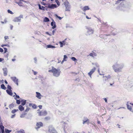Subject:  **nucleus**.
I'll return each mask as SVG.
<instances>
[{
	"label": "nucleus",
	"instance_id": "f257e3e1",
	"mask_svg": "<svg viewBox=\"0 0 133 133\" xmlns=\"http://www.w3.org/2000/svg\"><path fill=\"white\" fill-rule=\"evenodd\" d=\"M124 65L122 64L116 63L112 66V68L115 72H119L121 71Z\"/></svg>",
	"mask_w": 133,
	"mask_h": 133
},
{
	"label": "nucleus",
	"instance_id": "f03ea898",
	"mask_svg": "<svg viewBox=\"0 0 133 133\" xmlns=\"http://www.w3.org/2000/svg\"><path fill=\"white\" fill-rule=\"evenodd\" d=\"M49 72H52L53 75L56 77H58L60 74L61 71L59 69H57L54 67H52V69L48 71Z\"/></svg>",
	"mask_w": 133,
	"mask_h": 133
},
{
	"label": "nucleus",
	"instance_id": "7ed1b4c3",
	"mask_svg": "<svg viewBox=\"0 0 133 133\" xmlns=\"http://www.w3.org/2000/svg\"><path fill=\"white\" fill-rule=\"evenodd\" d=\"M64 5L66 7L65 11H70V5L69 3L67 1H66L64 2Z\"/></svg>",
	"mask_w": 133,
	"mask_h": 133
},
{
	"label": "nucleus",
	"instance_id": "20e7f679",
	"mask_svg": "<svg viewBox=\"0 0 133 133\" xmlns=\"http://www.w3.org/2000/svg\"><path fill=\"white\" fill-rule=\"evenodd\" d=\"M49 131L51 133H57L54 128L51 126L49 127Z\"/></svg>",
	"mask_w": 133,
	"mask_h": 133
},
{
	"label": "nucleus",
	"instance_id": "39448f33",
	"mask_svg": "<svg viewBox=\"0 0 133 133\" xmlns=\"http://www.w3.org/2000/svg\"><path fill=\"white\" fill-rule=\"evenodd\" d=\"M86 29L87 30V32L88 34L90 35L93 33L94 31L93 29L90 27H87Z\"/></svg>",
	"mask_w": 133,
	"mask_h": 133
},
{
	"label": "nucleus",
	"instance_id": "423d86ee",
	"mask_svg": "<svg viewBox=\"0 0 133 133\" xmlns=\"http://www.w3.org/2000/svg\"><path fill=\"white\" fill-rule=\"evenodd\" d=\"M36 126L37 127H36L35 128L36 130H37L41 127L43 126V124L41 122H37V123Z\"/></svg>",
	"mask_w": 133,
	"mask_h": 133
},
{
	"label": "nucleus",
	"instance_id": "0eeeda50",
	"mask_svg": "<svg viewBox=\"0 0 133 133\" xmlns=\"http://www.w3.org/2000/svg\"><path fill=\"white\" fill-rule=\"evenodd\" d=\"M38 113L39 114V115L40 116H45L47 114V112L46 111L38 112Z\"/></svg>",
	"mask_w": 133,
	"mask_h": 133
},
{
	"label": "nucleus",
	"instance_id": "6e6552de",
	"mask_svg": "<svg viewBox=\"0 0 133 133\" xmlns=\"http://www.w3.org/2000/svg\"><path fill=\"white\" fill-rule=\"evenodd\" d=\"M12 80L14 81L17 85H18V79H17L16 77H11Z\"/></svg>",
	"mask_w": 133,
	"mask_h": 133
},
{
	"label": "nucleus",
	"instance_id": "1a4fd4ad",
	"mask_svg": "<svg viewBox=\"0 0 133 133\" xmlns=\"http://www.w3.org/2000/svg\"><path fill=\"white\" fill-rule=\"evenodd\" d=\"M96 70V68L95 67H94L88 73V75L91 78V76L92 74L95 72Z\"/></svg>",
	"mask_w": 133,
	"mask_h": 133
},
{
	"label": "nucleus",
	"instance_id": "9d476101",
	"mask_svg": "<svg viewBox=\"0 0 133 133\" xmlns=\"http://www.w3.org/2000/svg\"><path fill=\"white\" fill-rule=\"evenodd\" d=\"M57 5L56 4H48V7L49 8L54 9L56 7Z\"/></svg>",
	"mask_w": 133,
	"mask_h": 133
},
{
	"label": "nucleus",
	"instance_id": "9b49d317",
	"mask_svg": "<svg viewBox=\"0 0 133 133\" xmlns=\"http://www.w3.org/2000/svg\"><path fill=\"white\" fill-rule=\"evenodd\" d=\"M111 77L109 75L107 76H103V80L105 81L104 82H106Z\"/></svg>",
	"mask_w": 133,
	"mask_h": 133
},
{
	"label": "nucleus",
	"instance_id": "f8f14e48",
	"mask_svg": "<svg viewBox=\"0 0 133 133\" xmlns=\"http://www.w3.org/2000/svg\"><path fill=\"white\" fill-rule=\"evenodd\" d=\"M51 26H52V28L53 29H54L56 27V25L55 24V23L53 20H52V21L51 22Z\"/></svg>",
	"mask_w": 133,
	"mask_h": 133
},
{
	"label": "nucleus",
	"instance_id": "ddd939ff",
	"mask_svg": "<svg viewBox=\"0 0 133 133\" xmlns=\"http://www.w3.org/2000/svg\"><path fill=\"white\" fill-rule=\"evenodd\" d=\"M13 21L15 22H20L21 21V19L19 17H18L14 18Z\"/></svg>",
	"mask_w": 133,
	"mask_h": 133
},
{
	"label": "nucleus",
	"instance_id": "4468645a",
	"mask_svg": "<svg viewBox=\"0 0 133 133\" xmlns=\"http://www.w3.org/2000/svg\"><path fill=\"white\" fill-rule=\"evenodd\" d=\"M3 74L4 76H6L7 75V70L6 68H3Z\"/></svg>",
	"mask_w": 133,
	"mask_h": 133
},
{
	"label": "nucleus",
	"instance_id": "2eb2a0df",
	"mask_svg": "<svg viewBox=\"0 0 133 133\" xmlns=\"http://www.w3.org/2000/svg\"><path fill=\"white\" fill-rule=\"evenodd\" d=\"M128 103H129V102H127V108L130 111L133 112V111H132L131 107V106L128 104Z\"/></svg>",
	"mask_w": 133,
	"mask_h": 133
},
{
	"label": "nucleus",
	"instance_id": "dca6fc26",
	"mask_svg": "<svg viewBox=\"0 0 133 133\" xmlns=\"http://www.w3.org/2000/svg\"><path fill=\"white\" fill-rule=\"evenodd\" d=\"M36 96L38 99H40L41 98V94L39 92H36Z\"/></svg>",
	"mask_w": 133,
	"mask_h": 133
},
{
	"label": "nucleus",
	"instance_id": "f3484780",
	"mask_svg": "<svg viewBox=\"0 0 133 133\" xmlns=\"http://www.w3.org/2000/svg\"><path fill=\"white\" fill-rule=\"evenodd\" d=\"M4 129V127L2 123H0V133H1V130Z\"/></svg>",
	"mask_w": 133,
	"mask_h": 133
},
{
	"label": "nucleus",
	"instance_id": "a211bd4d",
	"mask_svg": "<svg viewBox=\"0 0 133 133\" xmlns=\"http://www.w3.org/2000/svg\"><path fill=\"white\" fill-rule=\"evenodd\" d=\"M19 109L21 111H22L24 110V108L22 105H20L18 107Z\"/></svg>",
	"mask_w": 133,
	"mask_h": 133
},
{
	"label": "nucleus",
	"instance_id": "6ab92c4d",
	"mask_svg": "<svg viewBox=\"0 0 133 133\" xmlns=\"http://www.w3.org/2000/svg\"><path fill=\"white\" fill-rule=\"evenodd\" d=\"M6 91L7 93L9 95L11 96H12V91L11 90H6Z\"/></svg>",
	"mask_w": 133,
	"mask_h": 133
},
{
	"label": "nucleus",
	"instance_id": "aec40b11",
	"mask_svg": "<svg viewBox=\"0 0 133 133\" xmlns=\"http://www.w3.org/2000/svg\"><path fill=\"white\" fill-rule=\"evenodd\" d=\"M21 102H22L21 103V104L22 105H24L26 103V100L24 99H22V100H21Z\"/></svg>",
	"mask_w": 133,
	"mask_h": 133
},
{
	"label": "nucleus",
	"instance_id": "412c9836",
	"mask_svg": "<svg viewBox=\"0 0 133 133\" xmlns=\"http://www.w3.org/2000/svg\"><path fill=\"white\" fill-rule=\"evenodd\" d=\"M38 6H39V9L41 10H45V9H44L45 7L43 6H41V5L40 4H39L38 5Z\"/></svg>",
	"mask_w": 133,
	"mask_h": 133
},
{
	"label": "nucleus",
	"instance_id": "4be33fe9",
	"mask_svg": "<svg viewBox=\"0 0 133 133\" xmlns=\"http://www.w3.org/2000/svg\"><path fill=\"white\" fill-rule=\"evenodd\" d=\"M46 46L47 47V48H55V46H54L52 45H47Z\"/></svg>",
	"mask_w": 133,
	"mask_h": 133
},
{
	"label": "nucleus",
	"instance_id": "5701e85b",
	"mask_svg": "<svg viewBox=\"0 0 133 133\" xmlns=\"http://www.w3.org/2000/svg\"><path fill=\"white\" fill-rule=\"evenodd\" d=\"M89 9V8L88 6H87L84 7L83 9L82 10L83 11H85L87 10H88Z\"/></svg>",
	"mask_w": 133,
	"mask_h": 133
},
{
	"label": "nucleus",
	"instance_id": "b1692460",
	"mask_svg": "<svg viewBox=\"0 0 133 133\" xmlns=\"http://www.w3.org/2000/svg\"><path fill=\"white\" fill-rule=\"evenodd\" d=\"M50 21L49 18L47 17H45L44 19V21L45 22H49Z\"/></svg>",
	"mask_w": 133,
	"mask_h": 133
},
{
	"label": "nucleus",
	"instance_id": "393cba45",
	"mask_svg": "<svg viewBox=\"0 0 133 133\" xmlns=\"http://www.w3.org/2000/svg\"><path fill=\"white\" fill-rule=\"evenodd\" d=\"M65 42V41H63L62 42L60 41L59 42V43L60 44L61 47H62L63 46V43H64Z\"/></svg>",
	"mask_w": 133,
	"mask_h": 133
},
{
	"label": "nucleus",
	"instance_id": "a878e982",
	"mask_svg": "<svg viewBox=\"0 0 133 133\" xmlns=\"http://www.w3.org/2000/svg\"><path fill=\"white\" fill-rule=\"evenodd\" d=\"M1 88L5 90L6 89V87H5L4 85L3 84L1 85Z\"/></svg>",
	"mask_w": 133,
	"mask_h": 133
},
{
	"label": "nucleus",
	"instance_id": "bb28decb",
	"mask_svg": "<svg viewBox=\"0 0 133 133\" xmlns=\"http://www.w3.org/2000/svg\"><path fill=\"white\" fill-rule=\"evenodd\" d=\"M67 58H68V57L66 55H64V58L63 59V61H66V59H67Z\"/></svg>",
	"mask_w": 133,
	"mask_h": 133
},
{
	"label": "nucleus",
	"instance_id": "cd10ccee",
	"mask_svg": "<svg viewBox=\"0 0 133 133\" xmlns=\"http://www.w3.org/2000/svg\"><path fill=\"white\" fill-rule=\"evenodd\" d=\"M5 131L6 133H9L11 131V130H9L7 129H6L5 130Z\"/></svg>",
	"mask_w": 133,
	"mask_h": 133
},
{
	"label": "nucleus",
	"instance_id": "c85d7f7f",
	"mask_svg": "<svg viewBox=\"0 0 133 133\" xmlns=\"http://www.w3.org/2000/svg\"><path fill=\"white\" fill-rule=\"evenodd\" d=\"M18 111V109H17V110L14 109L11 112L12 114H14V113H15V112H16L17 111Z\"/></svg>",
	"mask_w": 133,
	"mask_h": 133
},
{
	"label": "nucleus",
	"instance_id": "c756f323",
	"mask_svg": "<svg viewBox=\"0 0 133 133\" xmlns=\"http://www.w3.org/2000/svg\"><path fill=\"white\" fill-rule=\"evenodd\" d=\"M129 81L130 84H133V77L130 79Z\"/></svg>",
	"mask_w": 133,
	"mask_h": 133
},
{
	"label": "nucleus",
	"instance_id": "7c9ffc66",
	"mask_svg": "<svg viewBox=\"0 0 133 133\" xmlns=\"http://www.w3.org/2000/svg\"><path fill=\"white\" fill-rule=\"evenodd\" d=\"M24 132V130H21L18 132V133H25Z\"/></svg>",
	"mask_w": 133,
	"mask_h": 133
},
{
	"label": "nucleus",
	"instance_id": "2f4dec72",
	"mask_svg": "<svg viewBox=\"0 0 133 133\" xmlns=\"http://www.w3.org/2000/svg\"><path fill=\"white\" fill-rule=\"evenodd\" d=\"M14 107V104L13 103H12L11 104H10L9 106V107L10 109L11 108H12Z\"/></svg>",
	"mask_w": 133,
	"mask_h": 133
},
{
	"label": "nucleus",
	"instance_id": "473e14b6",
	"mask_svg": "<svg viewBox=\"0 0 133 133\" xmlns=\"http://www.w3.org/2000/svg\"><path fill=\"white\" fill-rule=\"evenodd\" d=\"M8 13H10L11 14H13V13L10 10H8Z\"/></svg>",
	"mask_w": 133,
	"mask_h": 133
},
{
	"label": "nucleus",
	"instance_id": "72a5a7b5",
	"mask_svg": "<svg viewBox=\"0 0 133 133\" xmlns=\"http://www.w3.org/2000/svg\"><path fill=\"white\" fill-rule=\"evenodd\" d=\"M71 59L73 61H75L77 60L76 58L75 57H72L71 58Z\"/></svg>",
	"mask_w": 133,
	"mask_h": 133
},
{
	"label": "nucleus",
	"instance_id": "f704fd0d",
	"mask_svg": "<svg viewBox=\"0 0 133 133\" xmlns=\"http://www.w3.org/2000/svg\"><path fill=\"white\" fill-rule=\"evenodd\" d=\"M55 16L57 18H58L59 19V20H61L62 18L61 17L58 16L57 15H55Z\"/></svg>",
	"mask_w": 133,
	"mask_h": 133
},
{
	"label": "nucleus",
	"instance_id": "c9c22d12",
	"mask_svg": "<svg viewBox=\"0 0 133 133\" xmlns=\"http://www.w3.org/2000/svg\"><path fill=\"white\" fill-rule=\"evenodd\" d=\"M17 98L19 99L20 98V97L19 96L16 95V97H15V99L16 100Z\"/></svg>",
	"mask_w": 133,
	"mask_h": 133
},
{
	"label": "nucleus",
	"instance_id": "e433bc0d",
	"mask_svg": "<svg viewBox=\"0 0 133 133\" xmlns=\"http://www.w3.org/2000/svg\"><path fill=\"white\" fill-rule=\"evenodd\" d=\"M16 103L18 104H19L20 103V102H21V101H20L19 100H17L16 99Z\"/></svg>",
	"mask_w": 133,
	"mask_h": 133
},
{
	"label": "nucleus",
	"instance_id": "4c0bfd02",
	"mask_svg": "<svg viewBox=\"0 0 133 133\" xmlns=\"http://www.w3.org/2000/svg\"><path fill=\"white\" fill-rule=\"evenodd\" d=\"M50 118L49 117H45L44 119H45L48 120H49V119H50Z\"/></svg>",
	"mask_w": 133,
	"mask_h": 133
},
{
	"label": "nucleus",
	"instance_id": "58836bf2",
	"mask_svg": "<svg viewBox=\"0 0 133 133\" xmlns=\"http://www.w3.org/2000/svg\"><path fill=\"white\" fill-rule=\"evenodd\" d=\"M7 88L10 90H11V88L10 86L9 85H8L7 86Z\"/></svg>",
	"mask_w": 133,
	"mask_h": 133
},
{
	"label": "nucleus",
	"instance_id": "ea45409f",
	"mask_svg": "<svg viewBox=\"0 0 133 133\" xmlns=\"http://www.w3.org/2000/svg\"><path fill=\"white\" fill-rule=\"evenodd\" d=\"M124 0H118L116 2V4L118 3H119V2L121 1H124Z\"/></svg>",
	"mask_w": 133,
	"mask_h": 133
},
{
	"label": "nucleus",
	"instance_id": "a19ab883",
	"mask_svg": "<svg viewBox=\"0 0 133 133\" xmlns=\"http://www.w3.org/2000/svg\"><path fill=\"white\" fill-rule=\"evenodd\" d=\"M32 107L34 109H36V106L35 104H33L32 105Z\"/></svg>",
	"mask_w": 133,
	"mask_h": 133
},
{
	"label": "nucleus",
	"instance_id": "79ce46f5",
	"mask_svg": "<svg viewBox=\"0 0 133 133\" xmlns=\"http://www.w3.org/2000/svg\"><path fill=\"white\" fill-rule=\"evenodd\" d=\"M32 71L34 72V75H35L37 74V72L34 71L33 70H32Z\"/></svg>",
	"mask_w": 133,
	"mask_h": 133
},
{
	"label": "nucleus",
	"instance_id": "37998d69",
	"mask_svg": "<svg viewBox=\"0 0 133 133\" xmlns=\"http://www.w3.org/2000/svg\"><path fill=\"white\" fill-rule=\"evenodd\" d=\"M16 3L18 4V5L19 6H22V3L21 2H16Z\"/></svg>",
	"mask_w": 133,
	"mask_h": 133
},
{
	"label": "nucleus",
	"instance_id": "c03bdc74",
	"mask_svg": "<svg viewBox=\"0 0 133 133\" xmlns=\"http://www.w3.org/2000/svg\"><path fill=\"white\" fill-rule=\"evenodd\" d=\"M92 64L93 65H95V66H99L98 65L97 63H92Z\"/></svg>",
	"mask_w": 133,
	"mask_h": 133
},
{
	"label": "nucleus",
	"instance_id": "a18cd8bd",
	"mask_svg": "<svg viewBox=\"0 0 133 133\" xmlns=\"http://www.w3.org/2000/svg\"><path fill=\"white\" fill-rule=\"evenodd\" d=\"M30 109V108L28 107L25 110V111L26 112H28V111Z\"/></svg>",
	"mask_w": 133,
	"mask_h": 133
},
{
	"label": "nucleus",
	"instance_id": "49530a36",
	"mask_svg": "<svg viewBox=\"0 0 133 133\" xmlns=\"http://www.w3.org/2000/svg\"><path fill=\"white\" fill-rule=\"evenodd\" d=\"M3 48L5 50L4 53H6L7 51V49L5 48Z\"/></svg>",
	"mask_w": 133,
	"mask_h": 133
},
{
	"label": "nucleus",
	"instance_id": "de8ad7c7",
	"mask_svg": "<svg viewBox=\"0 0 133 133\" xmlns=\"http://www.w3.org/2000/svg\"><path fill=\"white\" fill-rule=\"evenodd\" d=\"M34 59L35 61V63H36L37 61V58L36 57L34 58Z\"/></svg>",
	"mask_w": 133,
	"mask_h": 133
},
{
	"label": "nucleus",
	"instance_id": "09e8293b",
	"mask_svg": "<svg viewBox=\"0 0 133 133\" xmlns=\"http://www.w3.org/2000/svg\"><path fill=\"white\" fill-rule=\"evenodd\" d=\"M56 2L57 3V5H59V1L58 0H56Z\"/></svg>",
	"mask_w": 133,
	"mask_h": 133
},
{
	"label": "nucleus",
	"instance_id": "8fccbe9b",
	"mask_svg": "<svg viewBox=\"0 0 133 133\" xmlns=\"http://www.w3.org/2000/svg\"><path fill=\"white\" fill-rule=\"evenodd\" d=\"M15 114L12 115L11 117V118H13L15 117Z\"/></svg>",
	"mask_w": 133,
	"mask_h": 133
},
{
	"label": "nucleus",
	"instance_id": "3c124183",
	"mask_svg": "<svg viewBox=\"0 0 133 133\" xmlns=\"http://www.w3.org/2000/svg\"><path fill=\"white\" fill-rule=\"evenodd\" d=\"M4 38L6 40L8 38V36H5L4 37Z\"/></svg>",
	"mask_w": 133,
	"mask_h": 133
},
{
	"label": "nucleus",
	"instance_id": "603ef678",
	"mask_svg": "<svg viewBox=\"0 0 133 133\" xmlns=\"http://www.w3.org/2000/svg\"><path fill=\"white\" fill-rule=\"evenodd\" d=\"M3 51V49L2 48H0V52H2Z\"/></svg>",
	"mask_w": 133,
	"mask_h": 133
},
{
	"label": "nucleus",
	"instance_id": "864d4df0",
	"mask_svg": "<svg viewBox=\"0 0 133 133\" xmlns=\"http://www.w3.org/2000/svg\"><path fill=\"white\" fill-rule=\"evenodd\" d=\"M19 17L20 19H21V18H23V16L22 15H20L19 17Z\"/></svg>",
	"mask_w": 133,
	"mask_h": 133
},
{
	"label": "nucleus",
	"instance_id": "5fc2aeb1",
	"mask_svg": "<svg viewBox=\"0 0 133 133\" xmlns=\"http://www.w3.org/2000/svg\"><path fill=\"white\" fill-rule=\"evenodd\" d=\"M25 116L24 115L22 114L20 116V117L21 118H23Z\"/></svg>",
	"mask_w": 133,
	"mask_h": 133
},
{
	"label": "nucleus",
	"instance_id": "6e6d98bb",
	"mask_svg": "<svg viewBox=\"0 0 133 133\" xmlns=\"http://www.w3.org/2000/svg\"><path fill=\"white\" fill-rule=\"evenodd\" d=\"M88 121V119H87L86 121H83V124H84L85 123H86V122Z\"/></svg>",
	"mask_w": 133,
	"mask_h": 133
},
{
	"label": "nucleus",
	"instance_id": "4d7b16f0",
	"mask_svg": "<svg viewBox=\"0 0 133 133\" xmlns=\"http://www.w3.org/2000/svg\"><path fill=\"white\" fill-rule=\"evenodd\" d=\"M46 34H48V35H49V36H51V34H49V33L48 32H46Z\"/></svg>",
	"mask_w": 133,
	"mask_h": 133
},
{
	"label": "nucleus",
	"instance_id": "13d9d810",
	"mask_svg": "<svg viewBox=\"0 0 133 133\" xmlns=\"http://www.w3.org/2000/svg\"><path fill=\"white\" fill-rule=\"evenodd\" d=\"M56 31V30H54L53 31H52V34L53 35H54V32Z\"/></svg>",
	"mask_w": 133,
	"mask_h": 133
},
{
	"label": "nucleus",
	"instance_id": "bf43d9fd",
	"mask_svg": "<svg viewBox=\"0 0 133 133\" xmlns=\"http://www.w3.org/2000/svg\"><path fill=\"white\" fill-rule=\"evenodd\" d=\"M110 120V117H109V118L106 120V122H107L109 120Z\"/></svg>",
	"mask_w": 133,
	"mask_h": 133
},
{
	"label": "nucleus",
	"instance_id": "052dcab7",
	"mask_svg": "<svg viewBox=\"0 0 133 133\" xmlns=\"http://www.w3.org/2000/svg\"><path fill=\"white\" fill-rule=\"evenodd\" d=\"M1 133H4V129H3L1 130Z\"/></svg>",
	"mask_w": 133,
	"mask_h": 133
},
{
	"label": "nucleus",
	"instance_id": "680f3d73",
	"mask_svg": "<svg viewBox=\"0 0 133 133\" xmlns=\"http://www.w3.org/2000/svg\"><path fill=\"white\" fill-rule=\"evenodd\" d=\"M122 5H124V3L123 2L122 3H121V4H120V6L123 7V6Z\"/></svg>",
	"mask_w": 133,
	"mask_h": 133
},
{
	"label": "nucleus",
	"instance_id": "e2e57ef3",
	"mask_svg": "<svg viewBox=\"0 0 133 133\" xmlns=\"http://www.w3.org/2000/svg\"><path fill=\"white\" fill-rule=\"evenodd\" d=\"M38 107L40 109H41L42 108V106L41 105H39L38 106Z\"/></svg>",
	"mask_w": 133,
	"mask_h": 133
},
{
	"label": "nucleus",
	"instance_id": "0e129e2a",
	"mask_svg": "<svg viewBox=\"0 0 133 133\" xmlns=\"http://www.w3.org/2000/svg\"><path fill=\"white\" fill-rule=\"evenodd\" d=\"M93 54L92 53H90V54L89 55H90V56H91L93 57Z\"/></svg>",
	"mask_w": 133,
	"mask_h": 133
},
{
	"label": "nucleus",
	"instance_id": "69168bd1",
	"mask_svg": "<svg viewBox=\"0 0 133 133\" xmlns=\"http://www.w3.org/2000/svg\"><path fill=\"white\" fill-rule=\"evenodd\" d=\"M104 100H105V102H107V99L105 98H104Z\"/></svg>",
	"mask_w": 133,
	"mask_h": 133
},
{
	"label": "nucleus",
	"instance_id": "338daca9",
	"mask_svg": "<svg viewBox=\"0 0 133 133\" xmlns=\"http://www.w3.org/2000/svg\"><path fill=\"white\" fill-rule=\"evenodd\" d=\"M4 21L5 23H6L7 22L6 19H5L4 20Z\"/></svg>",
	"mask_w": 133,
	"mask_h": 133
},
{
	"label": "nucleus",
	"instance_id": "774afa93",
	"mask_svg": "<svg viewBox=\"0 0 133 133\" xmlns=\"http://www.w3.org/2000/svg\"><path fill=\"white\" fill-rule=\"evenodd\" d=\"M3 60V59L0 58V62H1Z\"/></svg>",
	"mask_w": 133,
	"mask_h": 133
}]
</instances>
